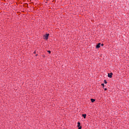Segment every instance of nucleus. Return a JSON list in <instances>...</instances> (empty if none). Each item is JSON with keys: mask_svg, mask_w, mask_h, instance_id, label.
I'll return each mask as SVG.
<instances>
[{"mask_svg": "<svg viewBox=\"0 0 129 129\" xmlns=\"http://www.w3.org/2000/svg\"><path fill=\"white\" fill-rule=\"evenodd\" d=\"M49 34H46L44 36V38L45 39V40H48V38H49Z\"/></svg>", "mask_w": 129, "mask_h": 129, "instance_id": "1", "label": "nucleus"}, {"mask_svg": "<svg viewBox=\"0 0 129 129\" xmlns=\"http://www.w3.org/2000/svg\"><path fill=\"white\" fill-rule=\"evenodd\" d=\"M108 77L109 78H111L112 77V73H110L108 74Z\"/></svg>", "mask_w": 129, "mask_h": 129, "instance_id": "2", "label": "nucleus"}, {"mask_svg": "<svg viewBox=\"0 0 129 129\" xmlns=\"http://www.w3.org/2000/svg\"><path fill=\"white\" fill-rule=\"evenodd\" d=\"M78 126L79 127L78 129H81V126H80V122H78Z\"/></svg>", "mask_w": 129, "mask_h": 129, "instance_id": "3", "label": "nucleus"}, {"mask_svg": "<svg viewBox=\"0 0 129 129\" xmlns=\"http://www.w3.org/2000/svg\"><path fill=\"white\" fill-rule=\"evenodd\" d=\"M96 48L97 49H98V48H100V43H98V44L96 45Z\"/></svg>", "mask_w": 129, "mask_h": 129, "instance_id": "4", "label": "nucleus"}, {"mask_svg": "<svg viewBox=\"0 0 129 129\" xmlns=\"http://www.w3.org/2000/svg\"><path fill=\"white\" fill-rule=\"evenodd\" d=\"M82 116L84 117V118H86V114H83L82 115Z\"/></svg>", "mask_w": 129, "mask_h": 129, "instance_id": "5", "label": "nucleus"}, {"mask_svg": "<svg viewBox=\"0 0 129 129\" xmlns=\"http://www.w3.org/2000/svg\"><path fill=\"white\" fill-rule=\"evenodd\" d=\"M91 101L92 102H94L95 101V100L94 99H91Z\"/></svg>", "mask_w": 129, "mask_h": 129, "instance_id": "6", "label": "nucleus"}, {"mask_svg": "<svg viewBox=\"0 0 129 129\" xmlns=\"http://www.w3.org/2000/svg\"><path fill=\"white\" fill-rule=\"evenodd\" d=\"M104 82L105 84H106L107 83V82L106 81V80H104Z\"/></svg>", "mask_w": 129, "mask_h": 129, "instance_id": "7", "label": "nucleus"}, {"mask_svg": "<svg viewBox=\"0 0 129 129\" xmlns=\"http://www.w3.org/2000/svg\"><path fill=\"white\" fill-rule=\"evenodd\" d=\"M47 52H48V53H49V54L51 53V51H50V50H48Z\"/></svg>", "mask_w": 129, "mask_h": 129, "instance_id": "8", "label": "nucleus"}, {"mask_svg": "<svg viewBox=\"0 0 129 129\" xmlns=\"http://www.w3.org/2000/svg\"><path fill=\"white\" fill-rule=\"evenodd\" d=\"M102 86L104 87V84H101Z\"/></svg>", "mask_w": 129, "mask_h": 129, "instance_id": "9", "label": "nucleus"}, {"mask_svg": "<svg viewBox=\"0 0 129 129\" xmlns=\"http://www.w3.org/2000/svg\"><path fill=\"white\" fill-rule=\"evenodd\" d=\"M106 90H107V89L105 88V89H104V91H106Z\"/></svg>", "mask_w": 129, "mask_h": 129, "instance_id": "10", "label": "nucleus"}, {"mask_svg": "<svg viewBox=\"0 0 129 129\" xmlns=\"http://www.w3.org/2000/svg\"><path fill=\"white\" fill-rule=\"evenodd\" d=\"M101 46H104V44H101Z\"/></svg>", "mask_w": 129, "mask_h": 129, "instance_id": "11", "label": "nucleus"}]
</instances>
